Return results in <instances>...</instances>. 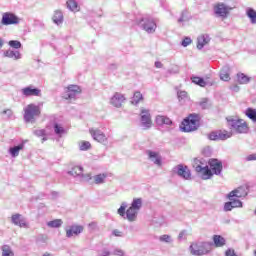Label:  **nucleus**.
<instances>
[{"instance_id":"nucleus-47","label":"nucleus","mask_w":256,"mask_h":256,"mask_svg":"<svg viewBox=\"0 0 256 256\" xmlns=\"http://www.w3.org/2000/svg\"><path fill=\"white\" fill-rule=\"evenodd\" d=\"M112 255L115 256H127V254H125V251H123L122 249L116 248L113 252Z\"/></svg>"},{"instance_id":"nucleus-3","label":"nucleus","mask_w":256,"mask_h":256,"mask_svg":"<svg viewBox=\"0 0 256 256\" xmlns=\"http://www.w3.org/2000/svg\"><path fill=\"white\" fill-rule=\"evenodd\" d=\"M203 161L205 160L195 158L193 162V167L196 173H201L202 179L204 180L211 179V176L213 175V171H211V168H209V166H203L205 165Z\"/></svg>"},{"instance_id":"nucleus-61","label":"nucleus","mask_w":256,"mask_h":256,"mask_svg":"<svg viewBox=\"0 0 256 256\" xmlns=\"http://www.w3.org/2000/svg\"><path fill=\"white\" fill-rule=\"evenodd\" d=\"M155 67H156L157 69H161V68H163V63H161V62H159V61H156V62H155Z\"/></svg>"},{"instance_id":"nucleus-26","label":"nucleus","mask_w":256,"mask_h":256,"mask_svg":"<svg viewBox=\"0 0 256 256\" xmlns=\"http://www.w3.org/2000/svg\"><path fill=\"white\" fill-rule=\"evenodd\" d=\"M23 151V144H18L9 148L8 153L11 157H19V152Z\"/></svg>"},{"instance_id":"nucleus-14","label":"nucleus","mask_w":256,"mask_h":256,"mask_svg":"<svg viewBox=\"0 0 256 256\" xmlns=\"http://www.w3.org/2000/svg\"><path fill=\"white\" fill-rule=\"evenodd\" d=\"M208 164L210 165V171H212L213 175H221L223 171V162L212 158L209 160Z\"/></svg>"},{"instance_id":"nucleus-21","label":"nucleus","mask_w":256,"mask_h":256,"mask_svg":"<svg viewBox=\"0 0 256 256\" xmlns=\"http://www.w3.org/2000/svg\"><path fill=\"white\" fill-rule=\"evenodd\" d=\"M123 101H125V96L121 93L116 92L113 97L110 100L111 105H113V107H121V105H123Z\"/></svg>"},{"instance_id":"nucleus-42","label":"nucleus","mask_w":256,"mask_h":256,"mask_svg":"<svg viewBox=\"0 0 256 256\" xmlns=\"http://www.w3.org/2000/svg\"><path fill=\"white\" fill-rule=\"evenodd\" d=\"M80 151H89L91 149V142L82 141L79 145Z\"/></svg>"},{"instance_id":"nucleus-13","label":"nucleus","mask_w":256,"mask_h":256,"mask_svg":"<svg viewBox=\"0 0 256 256\" xmlns=\"http://www.w3.org/2000/svg\"><path fill=\"white\" fill-rule=\"evenodd\" d=\"M89 131L94 141L102 143L103 145H107V136L105 135V133H103V131L95 128H91Z\"/></svg>"},{"instance_id":"nucleus-6","label":"nucleus","mask_w":256,"mask_h":256,"mask_svg":"<svg viewBox=\"0 0 256 256\" xmlns=\"http://www.w3.org/2000/svg\"><path fill=\"white\" fill-rule=\"evenodd\" d=\"M68 175H71L72 177H78L80 181L83 183H89L93 179L91 174H84L83 173V167L82 166H74L70 171H68Z\"/></svg>"},{"instance_id":"nucleus-56","label":"nucleus","mask_w":256,"mask_h":256,"mask_svg":"<svg viewBox=\"0 0 256 256\" xmlns=\"http://www.w3.org/2000/svg\"><path fill=\"white\" fill-rule=\"evenodd\" d=\"M246 161H256V154H250L246 157Z\"/></svg>"},{"instance_id":"nucleus-62","label":"nucleus","mask_w":256,"mask_h":256,"mask_svg":"<svg viewBox=\"0 0 256 256\" xmlns=\"http://www.w3.org/2000/svg\"><path fill=\"white\" fill-rule=\"evenodd\" d=\"M113 235H115V237H121V231L119 230H113Z\"/></svg>"},{"instance_id":"nucleus-37","label":"nucleus","mask_w":256,"mask_h":256,"mask_svg":"<svg viewBox=\"0 0 256 256\" xmlns=\"http://www.w3.org/2000/svg\"><path fill=\"white\" fill-rule=\"evenodd\" d=\"M48 227H51L52 229H59L61 225H63V220L61 219H55L47 223Z\"/></svg>"},{"instance_id":"nucleus-25","label":"nucleus","mask_w":256,"mask_h":256,"mask_svg":"<svg viewBox=\"0 0 256 256\" xmlns=\"http://www.w3.org/2000/svg\"><path fill=\"white\" fill-rule=\"evenodd\" d=\"M138 213H139V210H135V208L130 207L126 211V219H128L131 223H133V221H137Z\"/></svg>"},{"instance_id":"nucleus-1","label":"nucleus","mask_w":256,"mask_h":256,"mask_svg":"<svg viewBox=\"0 0 256 256\" xmlns=\"http://www.w3.org/2000/svg\"><path fill=\"white\" fill-rule=\"evenodd\" d=\"M180 129L184 133H191V131H197V129H199V115L190 114L182 121Z\"/></svg>"},{"instance_id":"nucleus-39","label":"nucleus","mask_w":256,"mask_h":256,"mask_svg":"<svg viewBox=\"0 0 256 256\" xmlns=\"http://www.w3.org/2000/svg\"><path fill=\"white\" fill-rule=\"evenodd\" d=\"M139 101H143V94H141V92H135L132 97L131 103L132 105H138Z\"/></svg>"},{"instance_id":"nucleus-55","label":"nucleus","mask_w":256,"mask_h":256,"mask_svg":"<svg viewBox=\"0 0 256 256\" xmlns=\"http://www.w3.org/2000/svg\"><path fill=\"white\" fill-rule=\"evenodd\" d=\"M185 235H187V232L185 230L181 231L178 235L179 241H182V239H185Z\"/></svg>"},{"instance_id":"nucleus-52","label":"nucleus","mask_w":256,"mask_h":256,"mask_svg":"<svg viewBox=\"0 0 256 256\" xmlns=\"http://www.w3.org/2000/svg\"><path fill=\"white\" fill-rule=\"evenodd\" d=\"M168 73H170V75H177V73H179V66H174L173 68L169 69Z\"/></svg>"},{"instance_id":"nucleus-20","label":"nucleus","mask_w":256,"mask_h":256,"mask_svg":"<svg viewBox=\"0 0 256 256\" xmlns=\"http://www.w3.org/2000/svg\"><path fill=\"white\" fill-rule=\"evenodd\" d=\"M83 231V226L81 225H72L69 229H66V237L68 239H71L74 235H81V232Z\"/></svg>"},{"instance_id":"nucleus-54","label":"nucleus","mask_w":256,"mask_h":256,"mask_svg":"<svg viewBox=\"0 0 256 256\" xmlns=\"http://www.w3.org/2000/svg\"><path fill=\"white\" fill-rule=\"evenodd\" d=\"M187 97V92L180 91L178 92V99H185Z\"/></svg>"},{"instance_id":"nucleus-51","label":"nucleus","mask_w":256,"mask_h":256,"mask_svg":"<svg viewBox=\"0 0 256 256\" xmlns=\"http://www.w3.org/2000/svg\"><path fill=\"white\" fill-rule=\"evenodd\" d=\"M234 207L233 205L231 204V201L229 202H226L224 204V211H233Z\"/></svg>"},{"instance_id":"nucleus-48","label":"nucleus","mask_w":256,"mask_h":256,"mask_svg":"<svg viewBox=\"0 0 256 256\" xmlns=\"http://www.w3.org/2000/svg\"><path fill=\"white\" fill-rule=\"evenodd\" d=\"M207 98H203L202 101L199 102V106L201 109H209V104L207 103Z\"/></svg>"},{"instance_id":"nucleus-32","label":"nucleus","mask_w":256,"mask_h":256,"mask_svg":"<svg viewBox=\"0 0 256 256\" xmlns=\"http://www.w3.org/2000/svg\"><path fill=\"white\" fill-rule=\"evenodd\" d=\"M245 115L248 119H251L253 123H256V108H247L245 110Z\"/></svg>"},{"instance_id":"nucleus-46","label":"nucleus","mask_w":256,"mask_h":256,"mask_svg":"<svg viewBox=\"0 0 256 256\" xmlns=\"http://www.w3.org/2000/svg\"><path fill=\"white\" fill-rule=\"evenodd\" d=\"M127 209V204L126 202H123L120 206V208L118 209V215H120V217H125V210Z\"/></svg>"},{"instance_id":"nucleus-41","label":"nucleus","mask_w":256,"mask_h":256,"mask_svg":"<svg viewBox=\"0 0 256 256\" xmlns=\"http://www.w3.org/2000/svg\"><path fill=\"white\" fill-rule=\"evenodd\" d=\"M54 133L55 135H58L59 137H61V135L65 133V128H63L61 125L57 123H54Z\"/></svg>"},{"instance_id":"nucleus-19","label":"nucleus","mask_w":256,"mask_h":256,"mask_svg":"<svg viewBox=\"0 0 256 256\" xmlns=\"http://www.w3.org/2000/svg\"><path fill=\"white\" fill-rule=\"evenodd\" d=\"M248 193L249 192L247 186H240L230 192V197H236V199H241V197H247Z\"/></svg>"},{"instance_id":"nucleus-50","label":"nucleus","mask_w":256,"mask_h":256,"mask_svg":"<svg viewBox=\"0 0 256 256\" xmlns=\"http://www.w3.org/2000/svg\"><path fill=\"white\" fill-rule=\"evenodd\" d=\"M2 115H6L5 119H11L13 117V111L11 109L4 110Z\"/></svg>"},{"instance_id":"nucleus-33","label":"nucleus","mask_w":256,"mask_h":256,"mask_svg":"<svg viewBox=\"0 0 256 256\" xmlns=\"http://www.w3.org/2000/svg\"><path fill=\"white\" fill-rule=\"evenodd\" d=\"M213 241H214L215 247H223L226 243V240L221 235H214Z\"/></svg>"},{"instance_id":"nucleus-34","label":"nucleus","mask_w":256,"mask_h":256,"mask_svg":"<svg viewBox=\"0 0 256 256\" xmlns=\"http://www.w3.org/2000/svg\"><path fill=\"white\" fill-rule=\"evenodd\" d=\"M246 15H247V17H249V19L251 20V23H252L253 25H255V24H256V11H255V9H253V8H248V9L246 10Z\"/></svg>"},{"instance_id":"nucleus-27","label":"nucleus","mask_w":256,"mask_h":256,"mask_svg":"<svg viewBox=\"0 0 256 256\" xmlns=\"http://www.w3.org/2000/svg\"><path fill=\"white\" fill-rule=\"evenodd\" d=\"M236 77L239 85H247L251 81V77L245 75V73L239 72L237 73Z\"/></svg>"},{"instance_id":"nucleus-57","label":"nucleus","mask_w":256,"mask_h":256,"mask_svg":"<svg viewBox=\"0 0 256 256\" xmlns=\"http://www.w3.org/2000/svg\"><path fill=\"white\" fill-rule=\"evenodd\" d=\"M231 91H234V93H239V90L241 89L237 84L230 87Z\"/></svg>"},{"instance_id":"nucleus-59","label":"nucleus","mask_w":256,"mask_h":256,"mask_svg":"<svg viewBox=\"0 0 256 256\" xmlns=\"http://www.w3.org/2000/svg\"><path fill=\"white\" fill-rule=\"evenodd\" d=\"M108 69H109L110 71H117V64H110V65L108 66Z\"/></svg>"},{"instance_id":"nucleus-18","label":"nucleus","mask_w":256,"mask_h":256,"mask_svg":"<svg viewBox=\"0 0 256 256\" xmlns=\"http://www.w3.org/2000/svg\"><path fill=\"white\" fill-rule=\"evenodd\" d=\"M22 95H24V97H41V89L27 86L22 89Z\"/></svg>"},{"instance_id":"nucleus-7","label":"nucleus","mask_w":256,"mask_h":256,"mask_svg":"<svg viewBox=\"0 0 256 256\" xmlns=\"http://www.w3.org/2000/svg\"><path fill=\"white\" fill-rule=\"evenodd\" d=\"M192 255H207L211 251V243L202 242L200 244H192L190 246Z\"/></svg>"},{"instance_id":"nucleus-23","label":"nucleus","mask_w":256,"mask_h":256,"mask_svg":"<svg viewBox=\"0 0 256 256\" xmlns=\"http://www.w3.org/2000/svg\"><path fill=\"white\" fill-rule=\"evenodd\" d=\"M52 21L55 23V25H63L64 21V16H63V11L61 10H56L54 11V14L52 16Z\"/></svg>"},{"instance_id":"nucleus-30","label":"nucleus","mask_w":256,"mask_h":256,"mask_svg":"<svg viewBox=\"0 0 256 256\" xmlns=\"http://www.w3.org/2000/svg\"><path fill=\"white\" fill-rule=\"evenodd\" d=\"M66 7L69 9V11H72L73 13H77L79 11V3H77L75 0H68L66 2Z\"/></svg>"},{"instance_id":"nucleus-4","label":"nucleus","mask_w":256,"mask_h":256,"mask_svg":"<svg viewBox=\"0 0 256 256\" xmlns=\"http://www.w3.org/2000/svg\"><path fill=\"white\" fill-rule=\"evenodd\" d=\"M41 115V108L35 104H29L24 109V121L26 123H35V118Z\"/></svg>"},{"instance_id":"nucleus-35","label":"nucleus","mask_w":256,"mask_h":256,"mask_svg":"<svg viewBox=\"0 0 256 256\" xmlns=\"http://www.w3.org/2000/svg\"><path fill=\"white\" fill-rule=\"evenodd\" d=\"M228 199L230 201V203L232 204V207L237 208V207H243V202H241V200L235 198V197H231V194H228Z\"/></svg>"},{"instance_id":"nucleus-60","label":"nucleus","mask_w":256,"mask_h":256,"mask_svg":"<svg viewBox=\"0 0 256 256\" xmlns=\"http://www.w3.org/2000/svg\"><path fill=\"white\" fill-rule=\"evenodd\" d=\"M88 227H89L90 229H97V223L91 222V223L88 225Z\"/></svg>"},{"instance_id":"nucleus-49","label":"nucleus","mask_w":256,"mask_h":256,"mask_svg":"<svg viewBox=\"0 0 256 256\" xmlns=\"http://www.w3.org/2000/svg\"><path fill=\"white\" fill-rule=\"evenodd\" d=\"M192 43V40L191 38L189 37H185L182 42H181V45L182 47H189V44Z\"/></svg>"},{"instance_id":"nucleus-11","label":"nucleus","mask_w":256,"mask_h":256,"mask_svg":"<svg viewBox=\"0 0 256 256\" xmlns=\"http://www.w3.org/2000/svg\"><path fill=\"white\" fill-rule=\"evenodd\" d=\"M233 134L227 131H213L208 135L210 141H225L231 138Z\"/></svg>"},{"instance_id":"nucleus-28","label":"nucleus","mask_w":256,"mask_h":256,"mask_svg":"<svg viewBox=\"0 0 256 256\" xmlns=\"http://www.w3.org/2000/svg\"><path fill=\"white\" fill-rule=\"evenodd\" d=\"M229 71H231V69L229 68L228 65L223 66V68L220 71V79L222 81H230L231 80V76L229 75Z\"/></svg>"},{"instance_id":"nucleus-36","label":"nucleus","mask_w":256,"mask_h":256,"mask_svg":"<svg viewBox=\"0 0 256 256\" xmlns=\"http://www.w3.org/2000/svg\"><path fill=\"white\" fill-rule=\"evenodd\" d=\"M132 209L139 211L143 207V200L141 198H135L130 206Z\"/></svg>"},{"instance_id":"nucleus-2","label":"nucleus","mask_w":256,"mask_h":256,"mask_svg":"<svg viewBox=\"0 0 256 256\" xmlns=\"http://www.w3.org/2000/svg\"><path fill=\"white\" fill-rule=\"evenodd\" d=\"M227 123L229 127L234 131L235 133H248L249 132V126L247 125V122L241 120V119H234V118H226Z\"/></svg>"},{"instance_id":"nucleus-16","label":"nucleus","mask_w":256,"mask_h":256,"mask_svg":"<svg viewBox=\"0 0 256 256\" xmlns=\"http://www.w3.org/2000/svg\"><path fill=\"white\" fill-rule=\"evenodd\" d=\"M146 154L148 155V159L152 161L154 165H157V167H161V165H163V158L161 157V154H159V152L147 150Z\"/></svg>"},{"instance_id":"nucleus-38","label":"nucleus","mask_w":256,"mask_h":256,"mask_svg":"<svg viewBox=\"0 0 256 256\" xmlns=\"http://www.w3.org/2000/svg\"><path fill=\"white\" fill-rule=\"evenodd\" d=\"M33 134L36 135V137H43L42 143H45V141H47V131L45 129L34 130Z\"/></svg>"},{"instance_id":"nucleus-22","label":"nucleus","mask_w":256,"mask_h":256,"mask_svg":"<svg viewBox=\"0 0 256 256\" xmlns=\"http://www.w3.org/2000/svg\"><path fill=\"white\" fill-rule=\"evenodd\" d=\"M211 41V37H209V34L201 35L197 38V49L201 51L205 45H209V42Z\"/></svg>"},{"instance_id":"nucleus-40","label":"nucleus","mask_w":256,"mask_h":256,"mask_svg":"<svg viewBox=\"0 0 256 256\" xmlns=\"http://www.w3.org/2000/svg\"><path fill=\"white\" fill-rule=\"evenodd\" d=\"M105 179H107V175L105 174H98L94 176V183L96 185H102V183H105Z\"/></svg>"},{"instance_id":"nucleus-58","label":"nucleus","mask_w":256,"mask_h":256,"mask_svg":"<svg viewBox=\"0 0 256 256\" xmlns=\"http://www.w3.org/2000/svg\"><path fill=\"white\" fill-rule=\"evenodd\" d=\"M111 252L109 250H103L102 253L98 254V256H110Z\"/></svg>"},{"instance_id":"nucleus-29","label":"nucleus","mask_w":256,"mask_h":256,"mask_svg":"<svg viewBox=\"0 0 256 256\" xmlns=\"http://www.w3.org/2000/svg\"><path fill=\"white\" fill-rule=\"evenodd\" d=\"M4 57L17 61V59H21V53L19 51L7 50L4 52Z\"/></svg>"},{"instance_id":"nucleus-10","label":"nucleus","mask_w":256,"mask_h":256,"mask_svg":"<svg viewBox=\"0 0 256 256\" xmlns=\"http://www.w3.org/2000/svg\"><path fill=\"white\" fill-rule=\"evenodd\" d=\"M140 122L143 129H151V126L153 125V121H151V113L149 110L142 108L140 112Z\"/></svg>"},{"instance_id":"nucleus-43","label":"nucleus","mask_w":256,"mask_h":256,"mask_svg":"<svg viewBox=\"0 0 256 256\" xmlns=\"http://www.w3.org/2000/svg\"><path fill=\"white\" fill-rule=\"evenodd\" d=\"M191 17L187 15V11H182L180 18L178 19V23H187L190 21Z\"/></svg>"},{"instance_id":"nucleus-45","label":"nucleus","mask_w":256,"mask_h":256,"mask_svg":"<svg viewBox=\"0 0 256 256\" xmlns=\"http://www.w3.org/2000/svg\"><path fill=\"white\" fill-rule=\"evenodd\" d=\"M159 241H161V243H172L173 242V240L171 239V236L167 235V234L160 236Z\"/></svg>"},{"instance_id":"nucleus-5","label":"nucleus","mask_w":256,"mask_h":256,"mask_svg":"<svg viewBox=\"0 0 256 256\" xmlns=\"http://www.w3.org/2000/svg\"><path fill=\"white\" fill-rule=\"evenodd\" d=\"M138 25L141 29H143V31L150 35L157 31V23L155 22V19H153L152 17H142L139 20Z\"/></svg>"},{"instance_id":"nucleus-31","label":"nucleus","mask_w":256,"mask_h":256,"mask_svg":"<svg viewBox=\"0 0 256 256\" xmlns=\"http://www.w3.org/2000/svg\"><path fill=\"white\" fill-rule=\"evenodd\" d=\"M191 81H192V83H194L195 85H198L199 87L207 86V82L205 81V79H203L199 76H192Z\"/></svg>"},{"instance_id":"nucleus-44","label":"nucleus","mask_w":256,"mask_h":256,"mask_svg":"<svg viewBox=\"0 0 256 256\" xmlns=\"http://www.w3.org/2000/svg\"><path fill=\"white\" fill-rule=\"evenodd\" d=\"M8 45H10L13 49H21L22 47V44L19 40H10Z\"/></svg>"},{"instance_id":"nucleus-15","label":"nucleus","mask_w":256,"mask_h":256,"mask_svg":"<svg viewBox=\"0 0 256 256\" xmlns=\"http://www.w3.org/2000/svg\"><path fill=\"white\" fill-rule=\"evenodd\" d=\"M79 93H81V88L78 85H70L64 93V99H75Z\"/></svg>"},{"instance_id":"nucleus-53","label":"nucleus","mask_w":256,"mask_h":256,"mask_svg":"<svg viewBox=\"0 0 256 256\" xmlns=\"http://www.w3.org/2000/svg\"><path fill=\"white\" fill-rule=\"evenodd\" d=\"M225 256H238V255L235 253L234 249L229 248L228 250H226Z\"/></svg>"},{"instance_id":"nucleus-8","label":"nucleus","mask_w":256,"mask_h":256,"mask_svg":"<svg viewBox=\"0 0 256 256\" xmlns=\"http://www.w3.org/2000/svg\"><path fill=\"white\" fill-rule=\"evenodd\" d=\"M173 175H178L181 179L189 181L191 179V170L187 165L178 164L172 168Z\"/></svg>"},{"instance_id":"nucleus-9","label":"nucleus","mask_w":256,"mask_h":256,"mask_svg":"<svg viewBox=\"0 0 256 256\" xmlns=\"http://www.w3.org/2000/svg\"><path fill=\"white\" fill-rule=\"evenodd\" d=\"M233 8L231 6L226 5L225 3H217L214 5V13L217 17H222V19H227L229 12Z\"/></svg>"},{"instance_id":"nucleus-17","label":"nucleus","mask_w":256,"mask_h":256,"mask_svg":"<svg viewBox=\"0 0 256 256\" xmlns=\"http://www.w3.org/2000/svg\"><path fill=\"white\" fill-rule=\"evenodd\" d=\"M11 221L13 225H16L17 227H21L23 229H27V227H29V224H27V219H25V217H23L21 214H13Z\"/></svg>"},{"instance_id":"nucleus-24","label":"nucleus","mask_w":256,"mask_h":256,"mask_svg":"<svg viewBox=\"0 0 256 256\" xmlns=\"http://www.w3.org/2000/svg\"><path fill=\"white\" fill-rule=\"evenodd\" d=\"M156 124L159 126H162V125L171 126L173 125V121H171L170 118L167 116L158 115L156 116Z\"/></svg>"},{"instance_id":"nucleus-63","label":"nucleus","mask_w":256,"mask_h":256,"mask_svg":"<svg viewBox=\"0 0 256 256\" xmlns=\"http://www.w3.org/2000/svg\"><path fill=\"white\" fill-rule=\"evenodd\" d=\"M26 143H28V140H22L19 145H23V149H25Z\"/></svg>"},{"instance_id":"nucleus-64","label":"nucleus","mask_w":256,"mask_h":256,"mask_svg":"<svg viewBox=\"0 0 256 256\" xmlns=\"http://www.w3.org/2000/svg\"><path fill=\"white\" fill-rule=\"evenodd\" d=\"M4 42H3V38H0V49L3 47Z\"/></svg>"},{"instance_id":"nucleus-12","label":"nucleus","mask_w":256,"mask_h":256,"mask_svg":"<svg viewBox=\"0 0 256 256\" xmlns=\"http://www.w3.org/2000/svg\"><path fill=\"white\" fill-rule=\"evenodd\" d=\"M2 25H19V17L11 12L3 13L1 19Z\"/></svg>"}]
</instances>
